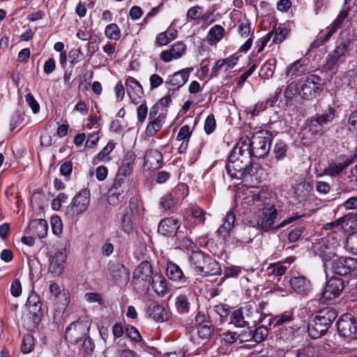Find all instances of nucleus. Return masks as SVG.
I'll return each mask as SVG.
<instances>
[{
    "label": "nucleus",
    "instance_id": "33",
    "mask_svg": "<svg viewBox=\"0 0 357 357\" xmlns=\"http://www.w3.org/2000/svg\"><path fill=\"white\" fill-rule=\"evenodd\" d=\"M128 192L122 190L110 188L108 191L107 202L112 206H117L122 202L126 197Z\"/></svg>",
    "mask_w": 357,
    "mask_h": 357
},
{
    "label": "nucleus",
    "instance_id": "15",
    "mask_svg": "<svg viewBox=\"0 0 357 357\" xmlns=\"http://www.w3.org/2000/svg\"><path fill=\"white\" fill-rule=\"evenodd\" d=\"M357 268V260L350 257H336L332 260L331 269L339 275H346Z\"/></svg>",
    "mask_w": 357,
    "mask_h": 357
},
{
    "label": "nucleus",
    "instance_id": "42",
    "mask_svg": "<svg viewBox=\"0 0 357 357\" xmlns=\"http://www.w3.org/2000/svg\"><path fill=\"white\" fill-rule=\"evenodd\" d=\"M188 192V187L185 183L178 184L169 194L178 203L185 197Z\"/></svg>",
    "mask_w": 357,
    "mask_h": 357
},
{
    "label": "nucleus",
    "instance_id": "4",
    "mask_svg": "<svg viewBox=\"0 0 357 357\" xmlns=\"http://www.w3.org/2000/svg\"><path fill=\"white\" fill-rule=\"evenodd\" d=\"M352 43L353 38L349 32H340L335 41V49L331 51L326 58L323 67L324 70L326 72L332 71L339 62H344L347 56L349 55Z\"/></svg>",
    "mask_w": 357,
    "mask_h": 357
},
{
    "label": "nucleus",
    "instance_id": "12",
    "mask_svg": "<svg viewBox=\"0 0 357 357\" xmlns=\"http://www.w3.org/2000/svg\"><path fill=\"white\" fill-rule=\"evenodd\" d=\"M323 79L315 74H310L302 80L299 87V96L303 99H310L321 91Z\"/></svg>",
    "mask_w": 357,
    "mask_h": 357
},
{
    "label": "nucleus",
    "instance_id": "26",
    "mask_svg": "<svg viewBox=\"0 0 357 357\" xmlns=\"http://www.w3.org/2000/svg\"><path fill=\"white\" fill-rule=\"evenodd\" d=\"M48 231L47 222L43 219H36L31 222L29 232L42 238L47 236Z\"/></svg>",
    "mask_w": 357,
    "mask_h": 357
},
{
    "label": "nucleus",
    "instance_id": "20",
    "mask_svg": "<svg viewBox=\"0 0 357 357\" xmlns=\"http://www.w3.org/2000/svg\"><path fill=\"white\" fill-rule=\"evenodd\" d=\"M127 93L134 104L139 103L138 98L144 96V91L140 83L132 77H128L126 80Z\"/></svg>",
    "mask_w": 357,
    "mask_h": 357
},
{
    "label": "nucleus",
    "instance_id": "60",
    "mask_svg": "<svg viewBox=\"0 0 357 357\" xmlns=\"http://www.w3.org/2000/svg\"><path fill=\"white\" fill-rule=\"evenodd\" d=\"M238 339L236 332L227 331L221 335V342L225 344H231Z\"/></svg>",
    "mask_w": 357,
    "mask_h": 357
},
{
    "label": "nucleus",
    "instance_id": "22",
    "mask_svg": "<svg viewBox=\"0 0 357 357\" xmlns=\"http://www.w3.org/2000/svg\"><path fill=\"white\" fill-rule=\"evenodd\" d=\"M190 73V68L180 70L174 73L170 77V79L165 82V84L172 86V90H177L186 83L189 78Z\"/></svg>",
    "mask_w": 357,
    "mask_h": 357
},
{
    "label": "nucleus",
    "instance_id": "13",
    "mask_svg": "<svg viewBox=\"0 0 357 357\" xmlns=\"http://www.w3.org/2000/svg\"><path fill=\"white\" fill-rule=\"evenodd\" d=\"M336 116V109L334 107H328L322 114L310 119L308 124L310 131L313 134H323L324 126L332 122Z\"/></svg>",
    "mask_w": 357,
    "mask_h": 357
},
{
    "label": "nucleus",
    "instance_id": "23",
    "mask_svg": "<svg viewBox=\"0 0 357 357\" xmlns=\"http://www.w3.org/2000/svg\"><path fill=\"white\" fill-rule=\"evenodd\" d=\"M337 317V312L335 308L326 307L319 310L314 318L324 324V326L328 330Z\"/></svg>",
    "mask_w": 357,
    "mask_h": 357
},
{
    "label": "nucleus",
    "instance_id": "8",
    "mask_svg": "<svg viewBox=\"0 0 357 357\" xmlns=\"http://www.w3.org/2000/svg\"><path fill=\"white\" fill-rule=\"evenodd\" d=\"M152 265L147 261H142L132 273V284L140 293L147 292L151 287L153 277Z\"/></svg>",
    "mask_w": 357,
    "mask_h": 357
},
{
    "label": "nucleus",
    "instance_id": "44",
    "mask_svg": "<svg viewBox=\"0 0 357 357\" xmlns=\"http://www.w3.org/2000/svg\"><path fill=\"white\" fill-rule=\"evenodd\" d=\"M319 256L322 259L324 264L326 265V262L330 261L335 259L337 256L334 250L332 248H330L327 245L324 243L320 245L319 248Z\"/></svg>",
    "mask_w": 357,
    "mask_h": 357
},
{
    "label": "nucleus",
    "instance_id": "9",
    "mask_svg": "<svg viewBox=\"0 0 357 357\" xmlns=\"http://www.w3.org/2000/svg\"><path fill=\"white\" fill-rule=\"evenodd\" d=\"M91 322L86 319H79L71 323L66 329L65 337L71 344H76L89 334Z\"/></svg>",
    "mask_w": 357,
    "mask_h": 357
},
{
    "label": "nucleus",
    "instance_id": "30",
    "mask_svg": "<svg viewBox=\"0 0 357 357\" xmlns=\"http://www.w3.org/2000/svg\"><path fill=\"white\" fill-rule=\"evenodd\" d=\"M135 160V154L132 152L127 153L123 160L122 165L119 167L117 174L118 175L126 178L130 175L132 170V165Z\"/></svg>",
    "mask_w": 357,
    "mask_h": 357
},
{
    "label": "nucleus",
    "instance_id": "45",
    "mask_svg": "<svg viewBox=\"0 0 357 357\" xmlns=\"http://www.w3.org/2000/svg\"><path fill=\"white\" fill-rule=\"evenodd\" d=\"M338 222L344 229H354L357 222V215L348 213L338 220Z\"/></svg>",
    "mask_w": 357,
    "mask_h": 357
},
{
    "label": "nucleus",
    "instance_id": "21",
    "mask_svg": "<svg viewBox=\"0 0 357 357\" xmlns=\"http://www.w3.org/2000/svg\"><path fill=\"white\" fill-rule=\"evenodd\" d=\"M66 259V255L64 252H56L49 259V271L54 275H59L61 274L64 268L63 264L65 263Z\"/></svg>",
    "mask_w": 357,
    "mask_h": 357
},
{
    "label": "nucleus",
    "instance_id": "6",
    "mask_svg": "<svg viewBox=\"0 0 357 357\" xmlns=\"http://www.w3.org/2000/svg\"><path fill=\"white\" fill-rule=\"evenodd\" d=\"M272 139L273 135L270 131L260 130L254 133L251 139L246 137L239 143L248 146L247 151L250 152L252 158H260L269 153Z\"/></svg>",
    "mask_w": 357,
    "mask_h": 357
},
{
    "label": "nucleus",
    "instance_id": "34",
    "mask_svg": "<svg viewBox=\"0 0 357 357\" xmlns=\"http://www.w3.org/2000/svg\"><path fill=\"white\" fill-rule=\"evenodd\" d=\"M236 221V215L234 213L230 210L227 212L225 220L222 226L218 229V234L219 235H223L224 233L228 235L234 227V222Z\"/></svg>",
    "mask_w": 357,
    "mask_h": 357
},
{
    "label": "nucleus",
    "instance_id": "58",
    "mask_svg": "<svg viewBox=\"0 0 357 357\" xmlns=\"http://www.w3.org/2000/svg\"><path fill=\"white\" fill-rule=\"evenodd\" d=\"M132 215L130 213H126L121 218V228L127 233L132 230Z\"/></svg>",
    "mask_w": 357,
    "mask_h": 357
},
{
    "label": "nucleus",
    "instance_id": "19",
    "mask_svg": "<svg viewBox=\"0 0 357 357\" xmlns=\"http://www.w3.org/2000/svg\"><path fill=\"white\" fill-rule=\"evenodd\" d=\"M146 314L157 322H163L169 318L165 307L157 301H151L146 309Z\"/></svg>",
    "mask_w": 357,
    "mask_h": 357
},
{
    "label": "nucleus",
    "instance_id": "39",
    "mask_svg": "<svg viewBox=\"0 0 357 357\" xmlns=\"http://www.w3.org/2000/svg\"><path fill=\"white\" fill-rule=\"evenodd\" d=\"M287 144L282 140H278L273 146V153L277 160H282L287 157Z\"/></svg>",
    "mask_w": 357,
    "mask_h": 357
},
{
    "label": "nucleus",
    "instance_id": "54",
    "mask_svg": "<svg viewBox=\"0 0 357 357\" xmlns=\"http://www.w3.org/2000/svg\"><path fill=\"white\" fill-rule=\"evenodd\" d=\"M114 149V144L112 142H109L97 154L95 160H97L98 161L108 160V155Z\"/></svg>",
    "mask_w": 357,
    "mask_h": 357
},
{
    "label": "nucleus",
    "instance_id": "35",
    "mask_svg": "<svg viewBox=\"0 0 357 357\" xmlns=\"http://www.w3.org/2000/svg\"><path fill=\"white\" fill-rule=\"evenodd\" d=\"M305 59H299L294 62L287 70V75L301 76L307 70Z\"/></svg>",
    "mask_w": 357,
    "mask_h": 357
},
{
    "label": "nucleus",
    "instance_id": "56",
    "mask_svg": "<svg viewBox=\"0 0 357 357\" xmlns=\"http://www.w3.org/2000/svg\"><path fill=\"white\" fill-rule=\"evenodd\" d=\"M34 347V340L32 335L28 334L24 336L22 344V351L24 354L30 353Z\"/></svg>",
    "mask_w": 357,
    "mask_h": 357
},
{
    "label": "nucleus",
    "instance_id": "38",
    "mask_svg": "<svg viewBox=\"0 0 357 357\" xmlns=\"http://www.w3.org/2000/svg\"><path fill=\"white\" fill-rule=\"evenodd\" d=\"M225 29L224 28L218 24L214 25L211 27L207 34V41L212 44L220 41L222 37Z\"/></svg>",
    "mask_w": 357,
    "mask_h": 357
},
{
    "label": "nucleus",
    "instance_id": "10",
    "mask_svg": "<svg viewBox=\"0 0 357 357\" xmlns=\"http://www.w3.org/2000/svg\"><path fill=\"white\" fill-rule=\"evenodd\" d=\"M340 336L349 340H357V319L351 314L342 315L336 322Z\"/></svg>",
    "mask_w": 357,
    "mask_h": 357
},
{
    "label": "nucleus",
    "instance_id": "59",
    "mask_svg": "<svg viewBox=\"0 0 357 357\" xmlns=\"http://www.w3.org/2000/svg\"><path fill=\"white\" fill-rule=\"evenodd\" d=\"M175 237L176 238V240L178 241V245L181 247L188 248L191 247L192 245L193 244L192 241L188 236H185L183 231L181 229L179 231H177Z\"/></svg>",
    "mask_w": 357,
    "mask_h": 357
},
{
    "label": "nucleus",
    "instance_id": "61",
    "mask_svg": "<svg viewBox=\"0 0 357 357\" xmlns=\"http://www.w3.org/2000/svg\"><path fill=\"white\" fill-rule=\"evenodd\" d=\"M126 333L132 340L139 342L142 341V337L138 330L133 326L128 325L126 328Z\"/></svg>",
    "mask_w": 357,
    "mask_h": 357
},
{
    "label": "nucleus",
    "instance_id": "25",
    "mask_svg": "<svg viewBox=\"0 0 357 357\" xmlns=\"http://www.w3.org/2000/svg\"><path fill=\"white\" fill-rule=\"evenodd\" d=\"M353 159L349 157H344L338 162H331L326 172L328 175L335 176L340 174L343 170L353 163Z\"/></svg>",
    "mask_w": 357,
    "mask_h": 357
},
{
    "label": "nucleus",
    "instance_id": "29",
    "mask_svg": "<svg viewBox=\"0 0 357 357\" xmlns=\"http://www.w3.org/2000/svg\"><path fill=\"white\" fill-rule=\"evenodd\" d=\"M151 286L155 294L159 296H164L167 292V280L161 274L155 273L151 280Z\"/></svg>",
    "mask_w": 357,
    "mask_h": 357
},
{
    "label": "nucleus",
    "instance_id": "47",
    "mask_svg": "<svg viewBox=\"0 0 357 357\" xmlns=\"http://www.w3.org/2000/svg\"><path fill=\"white\" fill-rule=\"evenodd\" d=\"M26 305L34 314L36 313V312H39L41 309L39 296L34 292H32L27 298Z\"/></svg>",
    "mask_w": 357,
    "mask_h": 357
},
{
    "label": "nucleus",
    "instance_id": "37",
    "mask_svg": "<svg viewBox=\"0 0 357 357\" xmlns=\"http://www.w3.org/2000/svg\"><path fill=\"white\" fill-rule=\"evenodd\" d=\"M165 121V116L160 114L157 118L151 121L146 126V134L149 137L154 136L162 128Z\"/></svg>",
    "mask_w": 357,
    "mask_h": 357
},
{
    "label": "nucleus",
    "instance_id": "41",
    "mask_svg": "<svg viewBox=\"0 0 357 357\" xmlns=\"http://www.w3.org/2000/svg\"><path fill=\"white\" fill-rule=\"evenodd\" d=\"M336 32L333 29H332L330 26L326 28V31H321L317 35L316 39L313 42V45L314 47H319L324 45L327 43L333 34Z\"/></svg>",
    "mask_w": 357,
    "mask_h": 357
},
{
    "label": "nucleus",
    "instance_id": "32",
    "mask_svg": "<svg viewBox=\"0 0 357 357\" xmlns=\"http://www.w3.org/2000/svg\"><path fill=\"white\" fill-rule=\"evenodd\" d=\"M166 274L169 279L173 281H180L184 278V274L181 268L172 261H168L167 264Z\"/></svg>",
    "mask_w": 357,
    "mask_h": 357
},
{
    "label": "nucleus",
    "instance_id": "16",
    "mask_svg": "<svg viewBox=\"0 0 357 357\" xmlns=\"http://www.w3.org/2000/svg\"><path fill=\"white\" fill-rule=\"evenodd\" d=\"M110 276L119 284H126L130 280V271L122 264L110 261L108 264Z\"/></svg>",
    "mask_w": 357,
    "mask_h": 357
},
{
    "label": "nucleus",
    "instance_id": "5",
    "mask_svg": "<svg viewBox=\"0 0 357 357\" xmlns=\"http://www.w3.org/2000/svg\"><path fill=\"white\" fill-rule=\"evenodd\" d=\"M352 43L353 38L349 32H340L335 41V49L331 51L326 58L323 67L324 70L326 72L332 71L339 62H344L347 56L349 55Z\"/></svg>",
    "mask_w": 357,
    "mask_h": 357
},
{
    "label": "nucleus",
    "instance_id": "2",
    "mask_svg": "<svg viewBox=\"0 0 357 357\" xmlns=\"http://www.w3.org/2000/svg\"><path fill=\"white\" fill-rule=\"evenodd\" d=\"M248 148L238 142L229 155L226 169L232 178L242 179L251 174L252 161Z\"/></svg>",
    "mask_w": 357,
    "mask_h": 357
},
{
    "label": "nucleus",
    "instance_id": "48",
    "mask_svg": "<svg viewBox=\"0 0 357 357\" xmlns=\"http://www.w3.org/2000/svg\"><path fill=\"white\" fill-rule=\"evenodd\" d=\"M296 357H319V351L315 347L307 345L298 349Z\"/></svg>",
    "mask_w": 357,
    "mask_h": 357
},
{
    "label": "nucleus",
    "instance_id": "11",
    "mask_svg": "<svg viewBox=\"0 0 357 357\" xmlns=\"http://www.w3.org/2000/svg\"><path fill=\"white\" fill-rule=\"evenodd\" d=\"M90 203V192L87 189L82 190L72 199L66 208V215L74 218L86 211Z\"/></svg>",
    "mask_w": 357,
    "mask_h": 357
},
{
    "label": "nucleus",
    "instance_id": "18",
    "mask_svg": "<svg viewBox=\"0 0 357 357\" xmlns=\"http://www.w3.org/2000/svg\"><path fill=\"white\" fill-rule=\"evenodd\" d=\"M289 283L293 291L301 295L306 296L312 290V284L310 280L304 275L292 276Z\"/></svg>",
    "mask_w": 357,
    "mask_h": 357
},
{
    "label": "nucleus",
    "instance_id": "46",
    "mask_svg": "<svg viewBox=\"0 0 357 357\" xmlns=\"http://www.w3.org/2000/svg\"><path fill=\"white\" fill-rule=\"evenodd\" d=\"M293 320V313L291 312H285L278 314L273 318L271 322L273 326H280L290 323Z\"/></svg>",
    "mask_w": 357,
    "mask_h": 357
},
{
    "label": "nucleus",
    "instance_id": "36",
    "mask_svg": "<svg viewBox=\"0 0 357 357\" xmlns=\"http://www.w3.org/2000/svg\"><path fill=\"white\" fill-rule=\"evenodd\" d=\"M229 324L237 328H245L248 326V321L245 319L242 309H237L231 312Z\"/></svg>",
    "mask_w": 357,
    "mask_h": 357
},
{
    "label": "nucleus",
    "instance_id": "27",
    "mask_svg": "<svg viewBox=\"0 0 357 357\" xmlns=\"http://www.w3.org/2000/svg\"><path fill=\"white\" fill-rule=\"evenodd\" d=\"M312 190V186L310 183L302 179L294 187V195L299 202H302L306 200L308 193Z\"/></svg>",
    "mask_w": 357,
    "mask_h": 357
},
{
    "label": "nucleus",
    "instance_id": "31",
    "mask_svg": "<svg viewBox=\"0 0 357 357\" xmlns=\"http://www.w3.org/2000/svg\"><path fill=\"white\" fill-rule=\"evenodd\" d=\"M177 36V30L169 27L167 31L159 33L156 38L155 43L159 46H164L169 44Z\"/></svg>",
    "mask_w": 357,
    "mask_h": 357
},
{
    "label": "nucleus",
    "instance_id": "51",
    "mask_svg": "<svg viewBox=\"0 0 357 357\" xmlns=\"http://www.w3.org/2000/svg\"><path fill=\"white\" fill-rule=\"evenodd\" d=\"M105 33L108 38L114 40H119L121 37V31L117 24L114 23H112L106 26Z\"/></svg>",
    "mask_w": 357,
    "mask_h": 357
},
{
    "label": "nucleus",
    "instance_id": "17",
    "mask_svg": "<svg viewBox=\"0 0 357 357\" xmlns=\"http://www.w3.org/2000/svg\"><path fill=\"white\" fill-rule=\"evenodd\" d=\"M180 227L181 225L178 219L174 217L165 218L160 220L158 231L165 236H172L173 235L175 236L177 231L181 230Z\"/></svg>",
    "mask_w": 357,
    "mask_h": 357
},
{
    "label": "nucleus",
    "instance_id": "14",
    "mask_svg": "<svg viewBox=\"0 0 357 357\" xmlns=\"http://www.w3.org/2000/svg\"><path fill=\"white\" fill-rule=\"evenodd\" d=\"M344 288V282L343 279L333 277L326 283L321 294V299L324 301H333L340 296Z\"/></svg>",
    "mask_w": 357,
    "mask_h": 357
},
{
    "label": "nucleus",
    "instance_id": "3",
    "mask_svg": "<svg viewBox=\"0 0 357 357\" xmlns=\"http://www.w3.org/2000/svg\"><path fill=\"white\" fill-rule=\"evenodd\" d=\"M352 43L353 38L349 32H340L335 41V49L331 51L326 58L323 67L324 70L326 72L332 71L339 62H344L347 56L349 55Z\"/></svg>",
    "mask_w": 357,
    "mask_h": 357
},
{
    "label": "nucleus",
    "instance_id": "43",
    "mask_svg": "<svg viewBox=\"0 0 357 357\" xmlns=\"http://www.w3.org/2000/svg\"><path fill=\"white\" fill-rule=\"evenodd\" d=\"M175 306L180 314H185L189 312L190 303L185 295L181 294L176 298Z\"/></svg>",
    "mask_w": 357,
    "mask_h": 357
},
{
    "label": "nucleus",
    "instance_id": "52",
    "mask_svg": "<svg viewBox=\"0 0 357 357\" xmlns=\"http://www.w3.org/2000/svg\"><path fill=\"white\" fill-rule=\"evenodd\" d=\"M268 334V328L264 326H259L253 329L254 342L260 343L266 340Z\"/></svg>",
    "mask_w": 357,
    "mask_h": 357
},
{
    "label": "nucleus",
    "instance_id": "55",
    "mask_svg": "<svg viewBox=\"0 0 357 357\" xmlns=\"http://www.w3.org/2000/svg\"><path fill=\"white\" fill-rule=\"evenodd\" d=\"M349 15V10H342L337 17L335 19V20L332 22V24L330 25V26L335 31L337 30V29L341 28L343 22L345 21V20L348 17Z\"/></svg>",
    "mask_w": 357,
    "mask_h": 357
},
{
    "label": "nucleus",
    "instance_id": "64",
    "mask_svg": "<svg viewBox=\"0 0 357 357\" xmlns=\"http://www.w3.org/2000/svg\"><path fill=\"white\" fill-rule=\"evenodd\" d=\"M348 130L355 134L357 133V109L352 112L348 119Z\"/></svg>",
    "mask_w": 357,
    "mask_h": 357
},
{
    "label": "nucleus",
    "instance_id": "28",
    "mask_svg": "<svg viewBox=\"0 0 357 357\" xmlns=\"http://www.w3.org/2000/svg\"><path fill=\"white\" fill-rule=\"evenodd\" d=\"M328 329L324 326V324L319 322L314 317L310 319L308 322L307 333L308 335L313 339H317L324 335Z\"/></svg>",
    "mask_w": 357,
    "mask_h": 357
},
{
    "label": "nucleus",
    "instance_id": "1",
    "mask_svg": "<svg viewBox=\"0 0 357 357\" xmlns=\"http://www.w3.org/2000/svg\"><path fill=\"white\" fill-rule=\"evenodd\" d=\"M266 193L259 192L253 195V201L256 206L259 207L261 211L256 216L252 221V226L263 232L270 231H277L294 221L304 216V215H295L283 220L277 225H274L275 220L278 217V210L273 204L266 202Z\"/></svg>",
    "mask_w": 357,
    "mask_h": 357
},
{
    "label": "nucleus",
    "instance_id": "50",
    "mask_svg": "<svg viewBox=\"0 0 357 357\" xmlns=\"http://www.w3.org/2000/svg\"><path fill=\"white\" fill-rule=\"evenodd\" d=\"M178 203L168 194L161 198L160 205L165 211H173Z\"/></svg>",
    "mask_w": 357,
    "mask_h": 357
},
{
    "label": "nucleus",
    "instance_id": "40",
    "mask_svg": "<svg viewBox=\"0 0 357 357\" xmlns=\"http://www.w3.org/2000/svg\"><path fill=\"white\" fill-rule=\"evenodd\" d=\"M275 65L276 60L275 59L266 61L261 67L260 76L264 79L272 77L275 72Z\"/></svg>",
    "mask_w": 357,
    "mask_h": 357
},
{
    "label": "nucleus",
    "instance_id": "7",
    "mask_svg": "<svg viewBox=\"0 0 357 357\" xmlns=\"http://www.w3.org/2000/svg\"><path fill=\"white\" fill-rule=\"evenodd\" d=\"M190 261L195 266V271L203 276L216 275L221 272L219 263L201 250L193 251Z\"/></svg>",
    "mask_w": 357,
    "mask_h": 357
},
{
    "label": "nucleus",
    "instance_id": "63",
    "mask_svg": "<svg viewBox=\"0 0 357 357\" xmlns=\"http://www.w3.org/2000/svg\"><path fill=\"white\" fill-rule=\"evenodd\" d=\"M297 92L299 93V88L297 86V84L294 82H291L290 84H289L287 86L284 92V96L287 99V101L291 100V99Z\"/></svg>",
    "mask_w": 357,
    "mask_h": 357
},
{
    "label": "nucleus",
    "instance_id": "49",
    "mask_svg": "<svg viewBox=\"0 0 357 357\" xmlns=\"http://www.w3.org/2000/svg\"><path fill=\"white\" fill-rule=\"evenodd\" d=\"M199 337L203 340L209 339L214 331V326L210 322L206 325H201L197 328Z\"/></svg>",
    "mask_w": 357,
    "mask_h": 357
},
{
    "label": "nucleus",
    "instance_id": "57",
    "mask_svg": "<svg viewBox=\"0 0 357 357\" xmlns=\"http://www.w3.org/2000/svg\"><path fill=\"white\" fill-rule=\"evenodd\" d=\"M273 32V42L275 44L281 43L287 37L288 34V31L287 29H282L279 27L278 29H275V31Z\"/></svg>",
    "mask_w": 357,
    "mask_h": 357
},
{
    "label": "nucleus",
    "instance_id": "24",
    "mask_svg": "<svg viewBox=\"0 0 357 357\" xmlns=\"http://www.w3.org/2000/svg\"><path fill=\"white\" fill-rule=\"evenodd\" d=\"M163 157L159 151L151 149L144 155V165L149 169H157L161 167Z\"/></svg>",
    "mask_w": 357,
    "mask_h": 357
},
{
    "label": "nucleus",
    "instance_id": "53",
    "mask_svg": "<svg viewBox=\"0 0 357 357\" xmlns=\"http://www.w3.org/2000/svg\"><path fill=\"white\" fill-rule=\"evenodd\" d=\"M287 266L280 263L271 264L267 268L269 275L282 276L284 274Z\"/></svg>",
    "mask_w": 357,
    "mask_h": 357
},
{
    "label": "nucleus",
    "instance_id": "62",
    "mask_svg": "<svg viewBox=\"0 0 357 357\" xmlns=\"http://www.w3.org/2000/svg\"><path fill=\"white\" fill-rule=\"evenodd\" d=\"M186 49V45L183 42H177L171 47V50L174 59H177L182 56Z\"/></svg>",
    "mask_w": 357,
    "mask_h": 357
}]
</instances>
